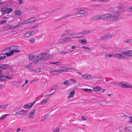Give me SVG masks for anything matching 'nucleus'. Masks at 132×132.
Wrapping results in <instances>:
<instances>
[{"mask_svg":"<svg viewBox=\"0 0 132 132\" xmlns=\"http://www.w3.org/2000/svg\"><path fill=\"white\" fill-rule=\"evenodd\" d=\"M30 34L28 32L26 33L23 35V36L24 37H28L30 36Z\"/></svg>","mask_w":132,"mask_h":132,"instance_id":"de8ad7c7","label":"nucleus"},{"mask_svg":"<svg viewBox=\"0 0 132 132\" xmlns=\"http://www.w3.org/2000/svg\"><path fill=\"white\" fill-rule=\"evenodd\" d=\"M127 56H132V50L127 51Z\"/></svg>","mask_w":132,"mask_h":132,"instance_id":"6ab92c4d","label":"nucleus"},{"mask_svg":"<svg viewBox=\"0 0 132 132\" xmlns=\"http://www.w3.org/2000/svg\"><path fill=\"white\" fill-rule=\"evenodd\" d=\"M90 31L89 30H85L83 32H79V33H77L76 35H79V34L82 35V34H88L89 32Z\"/></svg>","mask_w":132,"mask_h":132,"instance_id":"f8f14e48","label":"nucleus"},{"mask_svg":"<svg viewBox=\"0 0 132 132\" xmlns=\"http://www.w3.org/2000/svg\"><path fill=\"white\" fill-rule=\"evenodd\" d=\"M35 61H34L30 63L29 65L26 66L25 67V68H28V70H29L30 69V68L31 67V64L34 63Z\"/></svg>","mask_w":132,"mask_h":132,"instance_id":"dca6fc26","label":"nucleus"},{"mask_svg":"<svg viewBox=\"0 0 132 132\" xmlns=\"http://www.w3.org/2000/svg\"><path fill=\"white\" fill-rule=\"evenodd\" d=\"M6 20H2L1 21L0 23L1 24H5L6 23Z\"/></svg>","mask_w":132,"mask_h":132,"instance_id":"864d4df0","label":"nucleus"},{"mask_svg":"<svg viewBox=\"0 0 132 132\" xmlns=\"http://www.w3.org/2000/svg\"><path fill=\"white\" fill-rule=\"evenodd\" d=\"M105 36L106 39L107 38H110L111 37V35L109 34L105 35Z\"/></svg>","mask_w":132,"mask_h":132,"instance_id":"a19ab883","label":"nucleus"},{"mask_svg":"<svg viewBox=\"0 0 132 132\" xmlns=\"http://www.w3.org/2000/svg\"><path fill=\"white\" fill-rule=\"evenodd\" d=\"M114 57H115L119 59H121L124 57L125 56L120 54H116Z\"/></svg>","mask_w":132,"mask_h":132,"instance_id":"6e6552de","label":"nucleus"},{"mask_svg":"<svg viewBox=\"0 0 132 132\" xmlns=\"http://www.w3.org/2000/svg\"><path fill=\"white\" fill-rule=\"evenodd\" d=\"M131 129V127L130 126H127L124 128V129L126 131H130Z\"/></svg>","mask_w":132,"mask_h":132,"instance_id":"f704fd0d","label":"nucleus"},{"mask_svg":"<svg viewBox=\"0 0 132 132\" xmlns=\"http://www.w3.org/2000/svg\"><path fill=\"white\" fill-rule=\"evenodd\" d=\"M91 7H96L98 6V5H91L90 6Z\"/></svg>","mask_w":132,"mask_h":132,"instance_id":"bf43d9fd","label":"nucleus"},{"mask_svg":"<svg viewBox=\"0 0 132 132\" xmlns=\"http://www.w3.org/2000/svg\"><path fill=\"white\" fill-rule=\"evenodd\" d=\"M70 81H72V82L73 83H76V81L73 79H70Z\"/></svg>","mask_w":132,"mask_h":132,"instance_id":"6e6d98bb","label":"nucleus"},{"mask_svg":"<svg viewBox=\"0 0 132 132\" xmlns=\"http://www.w3.org/2000/svg\"><path fill=\"white\" fill-rule=\"evenodd\" d=\"M81 47L83 48H85V49H87V50H89L90 49V48H89L88 47H85V46H83Z\"/></svg>","mask_w":132,"mask_h":132,"instance_id":"680f3d73","label":"nucleus"},{"mask_svg":"<svg viewBox=\"0 0 132 132\" xmlns=\"http://www.w3.org/2000/svg\"><path fill=\"white\" fill-rule=\"evenodd\" d=\"M82 119L83 120H85L87 119V118L85 116H82Z\"/></svg>","mask_w":132,"mask_h":132,"instance_id":"052dcab7","label":"nucleus"},{"mask_svg":"<svg viewBox=\"0 0 132 132\" xmlns=\"http://www.w3.org/2000/svg\"><path fill=\"white\" fill-rule=\"evenodd\" d=\"M7 78H8L9 79H10L11 78L5 75L0 76V82L5 81Z\"/></svg>","mask_w":132,"mask_h":132,"instance_id":"20e7f679","label":"nucleus"},{"mask_svg":"<svg viewBox=\"0 0 132 132\" xmlns=\"http://www.w3.org/2000/svg\"><path fill=\"white\" fill-rule=\"evenodd\" d=\"M21 11H19L18 10H17L15 11V15H21Z\"/></svg>","mask_w":132,"mask_h":132,"instance_id":"4be33fe9","label":"nucleus"},{"mask_svg":"<svg viewBox=\"0 0 132 132\" xmlns=\"http://www.w3.org/2000/svg\"><path fill=\"white\" fill-rule=\"evenodd\" d=\"M11 53L12 55L14 53L16 52H20L21 51L20 50H11Z\"/></svg>","mask_w":132,"mask_h":132,"instance_id":"cd10ccee","label":"nucleus"},{"mask_svg":"<svg viewBox=\"0 0 132 132\" xmlns=\"http://www.w3.org/2000/svg\"><path fill=\"white\" fill-rule=\"evenodd\" d=\"M36 110L35 109H33L32 111V112H30L28 114V118L30 119H32L34 118L35 117V112Z\"/></svg>","mask_w":132,"mask_h":132,"instance_id":"7ed1b4c3","label":"nucleus"},{"mask_svg":"<svg viewBox=\"0 0 132 132\" xmlns=\"http://www.w3.org/2000/svg\"><path fill=\"white\" fill-rule=\"evenodd\" d=\"M30 23L29 21V19H28L27 20L24 21L23 23V24H27Z\"/></svg>","mask_w":132,"mask_h":132,"instance_id":"8fccbe9b","label":"nucleus"},{"mask_svg":"<svg viewBox=\"0 0 132 132\" xmlns=\"http://www.w3.org/2000/svg\"><path fill=\"white\" fill-rule=\"evenodd\" d=\"M63 38L64 42L69 41L72 39L70 37H66Z\"/></svg>","mask_w":132,"mask_h":132,"instance_id":"bb28decb","label":"nucleus"},{"mask_svg":"<svg viewBox=\"0 0 132 132\" xmlns=\"http://www.w3.org/2000/svg\"><path fill=\"white\" fill-rule=\"evenodd\" d=\"M29 104H27L26 105H24L23 108L27 109L31 108H30V105H29Z\"/></svg>","mask_w":132,"mask_h":132,"instance_id":"a878e982","label":"nucleus"},{"mask_svg":"<svg viewBox=\"0 0 132 132\" xmlns=\"http://www.w3.org/2000/svg\"><path fill=\"white\" fill-rule=\"evenodd\" d=\"M81 77L85 79H89L91 78L92 76L90 75L85 74L81 76Z\"/></svg>","mask_w":132,"mask_h":132,"instance_id":"423d86ee","label":"nucleus"},{"mask_svg":"<svg viewBox=\"0 0 132 132\" xmlns=\"http://www.w3.org/2000/svg\"><path fill=\"white\" fill-rule=\"evenodd\" d=\"M61 70H55V71H50V73L53 74V75H56L58 74L59 73H61Z\"/></svg>","mask_w":132,"mask_h":132,"instance_id":"9d476101","label":"nucleus"},{"mask_svg":"<svg viewBox=\"0 0 132 132\" xmlns=\"http://www.w3.org/2000/svg\"><path fill=\"white\" fill-rule=\"evenodd\" d=\"M33 59H35V56L33 54H31L29 56V59L30 61L31 60Z\"/></svg>","mask_w":132,"mask_h":132,"instance_id":"c756f323","label":"nucleus"},{"mask_svg":"<svg viewBox=\"0 0 132 132\" xmlns=\"http://www.w3.org/2000/svg\"><path fill=\"white\" fill-rule=\"evenodd\" d=\"M105 19V14L100 15V19Z\"/></svg>","mask_w":132,"mask_h":132,"instance_id":"c03bdc74","label":"nucleus"},{"mask_svg":"<svg viewBox=\"0 0 132 132\" xmlns=\"http://www.w3.org/2000/svg\"><path fill=\"white\" fill-rule=\"evenodd\" d=\"M12 9L11 8L7 9L6 10L7 13V14L9 13L10 12H11L12 11Z\"/></svg>","mask_w":132,"mask_h":132,"instance_id":"473e14b6","label":"nucleus"},{"mask_svg":"<svg viewBox=\"0 0 132 132\" xmlns=\"http://www.w3.org/2000/svg\"><path fill=\"white\" fill-rule=\"evenodd\" d=\"M74 51L73 50H70V51H69L65 52L64 51H62V52H60V55H62V54H63L64 53L65 54H66L67 53H71V52Z\"/></svg>","mask_w":132,"mask_h":132,"instance_id":"f3484780","label":"nucleus"},{"mask_svg":"<svg viewBox=\"0 0 132 132\" xmlns=\"http://www.w3.org/2000/svg\"><path fill=\"white\" fill-rule=\"evenodd\" d=\"M30 23H32L34 22L35 21L37 20L36 18H33L30 19H28Z\"/></svg>","mask_w":132,"mask_h":132,"instance_id":"ddd939ff","label":"nucleus"},{"mask_svg":"<svg viewBox=\"0 0 132 132\" xmlns=\"http://www.w3.org/2000/svg\"><path fill=\"white\" fill-rule=\"evenodd\" d=\"M129 118L130 119V120L128 121L129 123L131 122L132 123V117L131 116H129Z\"/></svg>","mask_w":132,"mask_h":132,"instance_id":"69168bd1","label":"nucleus"},{"mask_svg":"<svg viewBox=\"0 0 132 132\" xmlns=\"http://www.w3.org/2000/svg\"><path fill=\"white\" fill-rule=\"evenodd\" d=\"M6 57V56H3L0 57V61L5 59Z\"/></svg>","mask_w":132,"mask_h":132,"instance_id":"79ce46f5","label":"nucleus"},{"mask_svg":"<svg viewBox=\"0 0 132 132\" xmlns=\"http://www.w3.org/2000/svg\"><path fill=\"white\" fill-rule=\"evenodd\" d=\"M18 2L20 4H22L23 2L22 0H19Z\"/></svg>","mask_w":132,"mask_h":132,"instance_id":"338daca9","label":"nucleus"},{"mask_svg":"<svg viewBox=\"0 0 132 132\" xmlns=\"http://www.w3.org/2000/svg\"><path fill=\"white\" fill-rule=\"evenodd\" d=\"M48 99H46L44 100H43L40 103L42 104H43L47 102Z\"/></svg>","mask_w":132,"mask_h":132,"instance_id":"7c9ffc66","label":"nucleus"},{"mask_svg":"<svg viewBox=\"0 0 132 132\" xmlns=\"http://www.w3.org/2000/svg\"><path fill=\"white\" fill-rule=\"evenodd\" d=\"M60 130V129L59 128H56L53 130L54 132H59Z\"/></svg>","mask_w":132,"mask_h":132,"instance_id":"09e8293b","label":"nucleus"},{"mask_svg":"<svg viewBox=\"0 0 132 132\" xmlns=\"http://www.w3.org/2000/svg\"><path fill=\"white\" fill-rule=\"evenodd\" d=\"M9 115V114H5L3 117H2L0 118V120L4 119L7 116Z\"/></svg>","mask_w":132,"mask_h":132,"instance_id":"58836bf2","label":"nucleus"},{"mask_svg":"<svg viewBox=\"0 0 132 132\" xmlns=\"http://www.w3.org/2000/svg\"><path fill=\"white\" fill-rule=\"evenodd\" d=\"M36 102V100H35L34 102L32 103L31 104V105H30V108H32V106L34 104L35 102Z\"/></svg>","mask_w":132,"mask_h":132,"instance_id":"0e129e2a","label":"nucleus"},{"mask_svg":"<svg viewBox=\"0 0 132 132\" xmlns=\"http://www.w3.org/2000/svg\"><path fill=\"white\" fill-rule=\"evenodd\" d=\"M29 40L31 43H32L35 42V39L33 38L31 39H30Z\"/></svg>","mask_w":132,"mask_h":132,"instance_id":"5fc2aeb1","label":"nucleus"},{"mask_svg":"<svg viewBox=\"0 0 132 132\" xmlns=\"http://www.w3.org/2000/svg\"><path fill=\"white\" fill-rule=\"evenodd\" d=\"M1 11L2 12L3 14H5L6 13H7L6 10H3L2 9H1Z\"/></svg>","mask_w":132,"mask_h":132,"instance_id":"3c124183","label":"nucleus"},{"mask_svg":"<svg viewBox=\"0 0 132 132\" xmlns=\"http://www.w3.org/2000/svg\"><path fill=\"white\" fill-rule=\"evenodd\" d=\"M123 87V88H132V85H131L129 84H127L126 85V84H124Z\"/></svg>","mask_w":132,"mask_h":132,"instance_id":"9b49d317","label":"nucleus"},{"mask_svg":"<svg viewBox=\"0 0 132 132\" xmlns=\"http://www.w3.org/2000/svg\"><path fill=\"white\" fill-rule=\"evenodd\" d=\"M123 42L127 43H130L132 42V40L126 39V40L124 41Z\"/></svg>","mask_w":132,"mask_h":132,"instance_id":"a18cd8bd","label":"nucleus"},{"mask_svg":"<svg viewBox=\"0 0 132 132\" xmlns=\"http://www.w3.org/2000/svg\"><path fill=\"white\" fill-rule=\"evenodd\" d=\"M21 24H20L19 23H18V24L15 26H10L9 28H8L9 29H12L14 28H15V27H19L20 26H19Z\"/></svg>","mask_w":132,"mask_h":132,"instance_id":"a211bd4d","label":"nucleus"},{"mask_svg":"<svg viewBox=\"0 0 132 132\" xmlns=\"http://www.w3.org/2000/svg\"><path fill=\"white\" fill-rule=\"evenodd\" d=\"M73 15H74L73 14H69V15H64L63 16H62L61 18L59 19H57V20H61L62 19H67V18H66L67 17H68V16L70 17V18H73L71 17Z\"/></svg>","mask_w":132,"mask_h":132,"instance_id":"0eeeda50","label":"nucleus"},{"mask_svg":"<svg viewBox=\"0 0 132 132\" xmlns=\"http://www.w3.org/2000/svg\"><path fill=\"white\" fill-rule=\"evenodd\" d=\"M68 68L66 67H63V69L62 70L63 71L67 72L68 71Z\"/></svg>","mask_w":132,"mask_h":132,"instance_id":"4c0bfd02","label":"nucleus"},{"mask_svg":"<svg viewBox=\"0 0 132 132\" xmlns=\"http://www.w3.org/2000/svg\"><path fill=\"white\" fill-rule=\"evenodd\" d=\"M105 36V35L102 36L100 37V39L101 40H105L106 39Z\"/></svg>","mask_w":132,"mask_h":132,"instance_id":"37998d69","label":"nucleus"},{"mask_svg":"<svg viewBox=\"0 0 132 132\" xmlns=\"http://www.w3.org/2000/svg\"><path fill=\"white\" fill-rule=\"evenodd\" d=\"M6 68L11 69H12V67L7 64H3L0 66V71L5 70Z\"/></svg>","mask_w":132,"mask_h":132,"instance_id":"f03ea898","label":"nucleus"},{"mask_svg":"<svg viewBox=\"0 0 132 132\" xmlns=\"http://www.w3.org/2000/svg\"><path fill=\"white\" fill-rule=\"evenodd\" d=\"M39 54V59H42L43 60H47L48 59V58L46 57L44 58V57L46 56V54L45 53H40Z\"/></svg>","mask_w":132,"mask_h":132,"instance_id":"39448f33","label":"nucleus"},{"mask_svg":"<svg viewBox=\"0 0 132 132\" xmlns=\"http://www.w3.org/2000/svg\"><path fill=\"white\" fill-rule=\"evenodd\" d=\"M13 48L15 49H18L19 47L18 46H13Z\"/></svg>","mask_w":132,"mask_h":132,"instance_id":"e2e57ef3","label":"nucleus"},{"mask_svg":"<svg viewBox=\"0 0 132 132\" xmlns=\"http://www.w3.org/2000/svg\"><path fill=\"white\" fill-rule=\"evenodd\" d=\"M11 51H10L9 52L5 53H4V54L5 55H6L7 56L9 57L12 55L11 53Z\"/></svg>","mask_w":132,"mask_h":132,"instance_id":"72a5a7b5","label":"nucleus"},{"mask_svg":"<svg viewBox=\"0 0 132 132\" xmlns=\"http://www.w3.org/2000/svg\"><path fill=\"white\" fill-rule=\"evenodd\" d=\"M92 20H94L99 19V16L98 15H96L95 16L92 17L91 19Z\"/></svg>","mask_w":132,"mask_h":132,"instance_id":"5701e85b","label":"nucleus"},{"mask_svg":"<svg viewBox=\"0 0 132 132\" xmlns=\"http://www.w3.org/2000/svg\"><path fill=\"white\" fill-rule=\"evenodd\" d=\"M70 83V81L69 80H66L63 82V84L66 85H69Z\"/></svg>","mask_w":132,"mask_h":132,"instance_id":"ea45409f","label":"nucleus"},{"mask_svg":"<svg viewBox=\"0 0 132 132\" xmlns=\"http://www.w3.org/2000/svg\"><path fill=\"white\" fill-rule=\"evenodd\" d=\"M60 42V43H62L64 42V38H62L60 39L59 40Z\"/></svg>","mask_w":132,"mask_h":132,"instance_id":"4d7b16f0","label":"nucleus"},{"mask_svg":"<svg viewBox=\"0 0 132 132\" xmlns=\"http://www.w3.org/2000/svg\"><path fill=\"white\" fill-rule=\"evenodd\" d=\"M79 11V13L80 14H85L88 13V12L87 11L82 10Z\"/></svg>","mask_w":132,"mask_h":132,"instance_id":"393cba45","label":"nucleus"},{"mask_svg":"<svg viewBox=\"0 0 132 132\" xmlns=\"http://www.w3.org/2000/svg\"><path fill=\"white\" fill-rule=\"evenodd\" d=\"M111 17V14L108 13L105 14V19H108L110 18V19Z\"/></svg>","mask_w":132,"mask_h":132,"instance_id":"4468645a","label":"nucleus"},{"mask_svg":"<svg viewBox=\"0 0 132 132\" xmlns=\"http://www.w3.org/2000/svg\"><path fill=\"white\" fill-rule=\"evenodd\" d=\"M120 14L118 12L112 13L111 14V17L110 19L111 21H117L119 20Z\"/></svg>","mask_w":132,"mask_h":132,"instance_id":"f257e3e1","label":"nucleus"},{"mask_svg":"<svg viewBox=\"0 0 132 132\" xmlns=\"http://www.w3.org/2000/svg\"><path fill=\"white\" fill-rule=\"evenodd\" d=\"M7 106V104H6L5 105H2L1 106V108L3 109H6Z\"/></svg>","mask_w":132,"mask_h":132,"instance_id":"603ef678","label":"nucleus"},{"mask_svg":"<svg viewBox=\"0 0 132 132\" xmlns=\"http://www.w3.org/2000/svg\"><path fill=\"white\" fill-rule=\"evenodd\" d=\"M83 90L85 92H88L89 93H92L93 92L92 90L91 89H84Z\"/></svg>","mask_w":132,"mask_h":132,"instance_id":"b1692460","label":"nucleus"},{"mask_svg":"<svg viewBox=\"0 0 132 132\" xmlns=\"http://www.w3.org/2000/svg\"><path fill=\"white\" fill-rule=\"evenodd\" d=\"M124 83L123 82H121L119 84V86L123 88Z\"/></svg>","mask_w":132,"mask_h":132,"instance_id":"49530a36","label":"nucleus"},{"mask_svg":"<svg viewBox=\"0 0 132 132\" xmlns=\"http://www.w3.org/2000/svg\"><path fill=\"white\" fill-rule=\"evenodd\" d=\"M80 41H79V42L83 44H86L87 43V41L85 39H83L81 40H80Z\"/></svg>","mask_w":132,"mask_h":132,"instance_id":"412c9836","label":"nucleus"},{"mask_svg":"<svg viewBox=\"0 0 132 132\" xmlns=\"http://www.w3.org/2000/svg\"><path fill=\"white\" fill-rule=\"evenodd\" d=\"M100 105L102 106H104L106 104L105 102L103 101H101L100 102Z\"/></svg>","mask_w":132,"mask_h":132,"instance_id":"2f4dec72","label":"nucleus"},{"mask_svg":"<svg viewBox=\"0 0 132 132\" xmlns=\"http://www.w3.org/2000/svg\"><path fill=\"white\" fill-rule=\"evenodd\" d=\"M110 0H100V1L105 2H109Z\"/></svg>","mask_w":132,"mask_h":132,"instance_id":"13d9d810","label":"nucleus"},{"mask_svg":"<svg viewBox=\"0 0 132 132\" xmlns=\"http://www.w3.org/2000/svg\"><path fill=\"white\" fill-rule=\"evenodd\" d=\"M39 54H38V55H35V59H37V60H34V61H35V62H34V63H35V62H36V61L37 60H39L40 59H39Z\"/></svg>","mask_w":132,"mask_h":132,"instance_id":"c9c22d12","label":"nucleus"},{"mask_svg":"<svg viewBox=\"0 0 132 132\" xmlns=\"http://www.w3.org/2000/svg\"><path fill=\"white\" fill-rule=\"evenodd\" d=\"M128 11H132V6L128 8Z\"/></svg>","mask_w":132,"mask_h":132,"instance_id":"774afa93","label":"nucleus"},{"mask_svg":"<svg viewBox=\"0 0 132 132\" xmlns=\"http://www.w3.org/2000/svg\"><path fill=\"white\" fill-rule=\"evenodd\" d=\"M38 26V25L37 24H35L30 26V29H32L34 28H35L37 27Z\"/></svg>","mask_w":132,"mask_h":132,"instance_id":"e433bc0d","label":"nucleus"},{"mask_svg":"<svg viewBox=\"0 0 132 132\" xmlns=\"http://www.w3.org/2000/svg\"><path fill=\"white\" fill-rule=\"evenodd\" d=\"M75 93V91L74 90H72L71 93L69 94L68 97H70L73 96Z\"/></svg>","mask_w":132,"mask_h":132,"instance_id":"2eb2a0df","label":"nucleus"},{"mask_svg":"<svg viewBox=\"0 0 132 132\" xmlns=\"http://www.w3.org/2000/svg\"><path fill=\"white\" fill-rule=\"evenodd\" d=\"M27 111L25 110H21L16 112L15 113L16 114L21 115L25 113H26Z\"/></svg>","mask_w":132,"mask_h":132,"instance_id":"1a4fd4ad","label":"nucleus"},{"mask_svg":"<svg viewBox=\"0 0 132 132\" xmlns=\"http://www.w3.org/2000/svg\"><path fill=\"white\" fill-rule=\"evenodd\" d=\"M49 117V115L46 114L43 117L42 119L41 120V121H44L45 120L47 119Z\"/></svg>","mask_w":132,"mask_h":132,"instance_id":"aec40b11","label":"nucleus"},{"mask_svg":"<svg viewBox=\"0 0 132 132\" xmlns=\"http://www.w3.org/2000/svg\"><path fill=\"white\" fill-rule=\"evenodd\" d=\"M93 90L94 91H97L99 90V86L93 87Z\"/></svg>","mask_w":132,"mask_h":132,"instance_id":"c85d7f7f","label":"nucleus"}]
</instances>
